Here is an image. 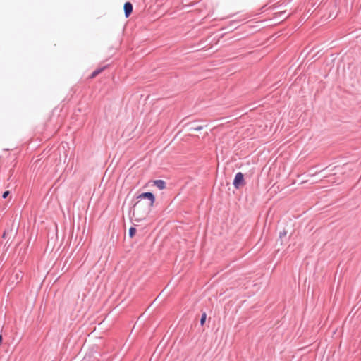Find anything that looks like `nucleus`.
<instances>
[{
	"mask_svg": "<svg viewBox=\"0 0 361 361\" xmlns=\"http://www.w3.org/2000/svg\"><path fill=\"white\" fill-rule=\"evenodd\" d=\"M137 199L138 201L134 205L133 215L137 221H141L145 218L153 207L155 197L152 192H147L139 195Z\"/></svg>",
	"mask_w": 361,
	"mask_h": 361,
	"instance_id": "1",
	"label": "nucleus"
},
{
	"mask_svg": "<svg viewBox=\"0 0 361 361\" xmlns=\"http://www.w3.org/2000/svg\"><path fill=\"white\" fill-rule=\"evenodd\" d=\"M245 184L244 176L241 172H238L234 178L233 185L235 188H239Z\"/></svg>",
	"mask_w": 361,
	"mask_h": 361,
	"instance_id": "2",
	"label": "nucleus"
},
{
	"mask_svg": "<svg viewBox=\"0 0 361 361\" xmlns=\"http://www.w3.org/2000/svg\"><path fill=\"white\" fill-rule=\"evenodd\" d=\"M125 16L128 18L133 11V5L130 2H126L124 4Z\"/></svg>",
	"mask_w": 361,
	"mask_h": 361,
	"instance_id": "3",
	"label": "nucleus"
},
{
	"mask_svg": "<svg viewBox=\"0 0 361 361\" xmlns=\"http://www.w3.org/2000/svg\"><path fill=\"white\" fill-rule=\"evenodd\" d=\"M154 185H156L160 190H163L166 188V183L163 180H154Z\"/></svg>",
	"mask_w": 361,
	"mask_h": 361,
	"instance_id": "4",
	"label": "nucleus"
},
{
	"mask_svg": "<svg viewBox=\"0 0 361 361\" xmlns=\"http://www.w3.org/2000/svg\"><path fill=\"white\" fill-rule=\"evenodd\" d=\"M104 69V68H98V69L95 70L94 71H93V73L90 75V78H95L97 75H99L100 73H102Z\"/></svg>",
	"mask_w": 361,
	"mask_h": 361,
	"instance_id": "5",
	"label": "nucleus"
},
{
	"mask_svg": "<svg viewBox=\"0 0 361 361\" xmlns=\"http://www.w3.org/2000/svg\"><path fill=\"white\" fill-rule=\"evenodd\" d=\"M136 233V229L133 227L130 228L129 229V235L130 238H133Z\"/></svg>",
	"mask_w": 361,
	"mask_h": 361,
	"instance_id": "6",
	"label": "nucleus"
},
{
	"mask_svg": "<svg viewBox=\"0 0 361 361\" xmlns=\"http://www.w3.org/2000/svg\"><path fill=\"white\" fill-rule=\"evenodd\" d=\"M207 314L206 313H203L200 319V324L201 325H204L205 321H206Z\"/></svg>",
	"mask_w": 361,
	"mask_h": 361,
	"instance_id": "7",
	"label": "nucleus"
},
{
	"mask_svg": "<svg viewBox=\"0 0 361 361\" xmlns=\"http://www.w3.org/2000/svg\"><path fill=\"white\" fill-rule=\"evenodd\" d=\"M9 194V192L8 191H5L2 195L3 198H6L7 196Z\"/></svg>",
	"mask_w": 361,
	"mask_h": 361,
	"instance_id": "8",
	"label": "nucleus"
},
{
	"mask_svg": "<svg viewBox=\"0 0 361 361\" xmlns=\"http://www.w3.org/2000/svg\"><path fill=\"white\" fill-rule=\"evenodd\" d=\"M16 276L17 278L21 277L22 273L20 271H18L16 273Z\"/></svg>",
	"mask_w": 361,
	"mask_h": 361,
	"instance_id": "9",
	"label": "nucleus"
},
{
	"mask_svg": "<svg viewBox=\"0 0 361 361\" xmlns=\"http://www.w3.org/2000/svg\"><path fill=\"white\" fill-rule=\"evenodd\" d=\"M202 129V126H198V127L194 128V130L196 131L200 130Z\"/></svg>",
	"mask_w": 361,
	"mask_h": 361,
	"instance_id": "10",
	"label": "nucleus"
}]
</instances>
